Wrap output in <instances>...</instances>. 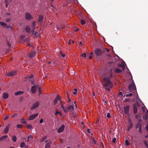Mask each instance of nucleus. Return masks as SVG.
Here are the masks:
<instances>
[{"mask_svg":"<svg viewBox=\"0 0 148 148\" xmlns=\"http://www.w3.org/2000/svg\"><path fill=\"white\" fill-rule=\"evenodd\" d=\"M25 29L26 31V32L29 33H31L30 32V28L29 26H26L25 28Z\"/></svg>","mask_w":148,"mask_h":148,"instance_id":"a211bd4d","label":"nucleus"},{"mask_svg":"<svg viewBox=\"0 0 148 148\" xmlns=\"http://www.w3.org/2000/svg\"><path fill=\"white\" fill-rule=\"evenodd\" d=\"M90 129H88L87 130V131L89 133H90Z\"/></svg>","mask_w":148,"mask_h":148,"instance_id":"338daca9","label":"nucleus"},{"mask_svg":"<svg viewBox=\"0 0 148 148\" xmlns=\"http://www.w3.org/2000/svg\"><path fill=\"white\" fill-rule=\"evenodd\" d=\"M8 137L7 135H4L0 137V141L6 139Z\"/></svg>","mask_w":148,"mask_h":148,"instance_id":"6ab92c4d","label":"nucleus"},{"mask_svg":"<svg viewBox=\"0 0 148 148\" xmlns=\"http://www.w3.org/2000/svg\"><path fill=\"white\" fill-rule=\"evenodd\" d=\"M125 144L126 145H130V144L128 142V141L127 140H126L125 141Z\"/></svg>","mask_w":148,"mask_h":148,"instance_id":"a19ab883","label":"nucleus"},{"mask_svg":"<svg viewBox=\"0 0 148 148\" xmlns=\"http://www.w3.org/2000/svg\"><path fill=\"white\" fill-rule=\"evenodd\" d=\"M89 58L90 59H91L92 58V56L90 55L89 56Z\"/></svg>","mask_w":148,"mask_h":148,"instance_id":"bf43d9fd","label":"nucleus"},{"mask_svg":"<svg viewBox=\"0 0 148 148\" xmlns=\"http://www.w3.org/2000/svg\"><path fill=\"white\" fill-rule=\"evenodd\" d=\"M36 54V53L34 51H32L30 52L29 55V57L32 58L34 57Z\"/></svg>","mask_w":148,"mask_h":148,"instance_id":"ddd939ff","label":"nucleus"},{"mask_svg":"<svg viewBox=\"0 0 148 148\" xmlns=\"http://www.w3.org/2000/svg\"><path fill=\"white\" fill-rule=\"evenodd\" d=\"M32 27H36V24L35 22H33L32 23Z\"/></svg>","mask_w":148,"mask_h":148,"instance_id":"e433bc0d","label":"nucleus"},{"mask_svg":"<svg viewBox=\"0 0 148 148\" xmlns=\"http://www.w3.org/2000/svg\"><path fill=\"white\" fill-rule=\"evenodd\" d=\"M104 52V51H102L100 49L97 48L95 49V53L96 56H101Z\"/></svg>","mask_w":148,"mask_h":148,"instance_id":"20e7f679","label":"nucleus"},{"mask_svg":"<svg viewBox=\"0 0 148 148\" xmlns=\"http://www.w3.org/2000/svg\"><path fill=\"white\" fill-rule=\"evenodd\" d=\"M64 129V125H62L58 129V132L60 133L62 132Z\"/></svg>","mask_w":148,"mask_h":148,"instance_id":"9d476101","label":"nucleus"},{"mask_svg":"<svg viewBox=\"0 0 148 148\" xmlns=\"http://www.w3.org/2000/svg\"><path fill=\"white\" fill-rule=\"evenodd\" d=\"M116 139L114 137L113 138L112 140V142L113 143H114L116 141Z\"/></svg>","mask_w":148,"mask_h":148,"instance_id":"ea45409f","label":"nucleus"},{"mask_svg":"<svg viewBox=\"0 0 148 148\" xmlns=\"http://www.w3.org/2000/svg\"><path fill=\"white\" fill-rule=\"evenodd\" d=\"M36 27H32V30L33 31V33H34V30L35 29Z\"/></svg>","mask_w":148,"mask_h":148,"instance_id":"8fccbe9b","label":"nucleus"},{"mask_svg":"<svg viewBox=\"0 0 148 148\" xmlns=\"http://www.w3.org/2000/svg\"><path fill=\"white\" fill-rule=\"evenodd\" d=\"M5 7L6 8H7L9 5L8 1L7 0H5Z\"/></svg>","mask_w":148,"mask_h":148,"instance_id":"cd10ccee","label":"nucleus"},{"mask_svg":"<svg viewBox=\"0 0 148 148\" xmlns=\"http://www.w3.org/2000/svg\"><path fill=\"white\" fill-rule=\"evenodd\" d=\"M50 143L52 144V143L50 142L49 143H47L45 146V148H50Z\"/></svg>","mask_w":148,"mask_h":148,"instance_id":"5701e85b","label":"nucleus"},{"mask_svg":"<svg viewBox=\"0 0 148 148\" xmlns=\"http://www.w3.org/2000/svg\"><path fill=\"white\" fill-rule=\"evenodd\" d=\"M24 93L23 91H18L16 92H15L14 93V95L16 96H17L18 95H20Z\"/></svg>","mask_w":148,"mask_h":148,"instance_id":"f3484780","label":"nucleus"},{"mask_svg":"<svg viewBox=\"0 0 148 148\" xmlns=\"http://www.w3.org/2000/svg\"><path fill=\"white\" fill-rule=\"evenodd\" d=\"M139 116H138L137 115H135V118L136 119H138L139 118H140Z\"/></svg>","mask_w":148,"mask_h":148,"instance_id":"a18cd8bd","label":"nucleus"},{"mask_svg":"<svg viewBox=\"0 0 148 148\" xmlns=\"http://www.w3.org/2000/svg\"><path fill=\"white\" fill-rule=\"evenodd\" d=\"M128 88L129 90L132 93L136 91V89L135 85L133 82L128 86Z\"/></svg>","mask_w":148,"mask_h":148,"instance_id":"f03ea898","label":"nucleus"},{"mask_svg":"<svg viewBox=\"0 0 148 148\" xmlns=\"http://www.w3.org/2000/svg\"><path fill=\"white\" fill-rule=\"evenodd\" d=\"M80 22H81V24L82 25H84L86 23V22H85V21H84V20H82V19H81V20Z\"/></svg>","mask_w":148,"mask_h":148,"instance_id":"7c9ffc66","label":"nucleus"},{"mask_svg":"<svg viewBox=\"0 0 148 148\" xmlns=\"http://www.w3.org/2000/svg\"><path fill=\"white\" fill-rule=\"evenodd\" d=\"M128 121L129 123H132L131 121V120L130 119H128Z\"/></svg>","mask_w":148,"mask_h":148,"instance_id":"e2e57ef3","label":"nucleus"},{"mask_svg":"<svg viewBox=\"0 0 148 148\" xmlns=\"http://www.w3.org/2000/svg\"><path fill=\"white\" fill-rule=\"evenodd\" d=\"M107 117L108 118H110V113H108L107 115Z\"/></svg>","mask_w":148,"mask_h":148,"instance_id":"79ce46f5","label":"nucleus"},{"mask_svg":"<svg viewBox=\"0 0 148 148\" xmlns=\"http://www.w3.org/2000/svg\"><path fill=\"white\" fill-rule=\"evenodd\" d=\"M33 138V137L31 136V135H30L27 138V142H28L29 141V138Z\"/></svg>","mask_w":148,"mask_h":148,"instance_id":"72a5a7b5","label":"nucleus"},{"mask_svg":"<svg viewBox=\"0 0 148 148\" xmlns=\"http://www.w3.org/2000/svg\"><path fill=\"white\" fill-rule=\"evenodd\" d=\"M130 109V106L127 105L124 107V110L125 113L126 114H129V110Z\"/></svg>","mask_w":148,"mask_h":148,"instance_id":"423d86ee","label":"nucleus"},{"mask_svg":"<svg viewBox=\"0 0 148 148\" xmlns=\"http://www.w3.org/2000/svg\"><path fill=\"white\" fill-rule=\"evenodd\" d=\"M65 27V25H62L60 27V29H63V28H64V27Z\"/></svg>","mask_w":148,"mask_h":148,"instance_id":"603ef678","label":"nucleus"},{"mask_svg":"<svg viewBox=\"0 0 148 148\" xmlns=\"http://www.w3.org/2000/svg\"><path fill=\"white\" fill-rule=\"evenodd\" d=\"M16 73V71H12L10 73H7V75L9 76H12L15 75Z\"/></svg>","mask_w":148,"mask_h":148,"instance_id":"dca6fc26","label":"nucleus"},{"mask_svg":"<svg viewBox=\"0 0 148 148\" xmlns=\"http://www.w3.org/2000/svg\"><path fill=\"white\" fill-rule=\"evenodd\" d=\"M132 93H130L128 94H126L125 95V96L126 97H130L132 95Z\"/></svg>","mask_w":148,"mask_h":148,"instance_id":"c756f323","label":"nucleus"},{"mask_svg":"<svg viewBox=\"0 0 148 148\" xmlns=\"http://www.w3.org/2000/svg\"><path fill=\"white\" fill-rule=\"evenodd\" d=\"M26 145L23 142L21 143L20 145V147H24Z\"/></svg>","mask_w":148,"mask_h":148,"instance_id":"bb28decb","label":"nucleus"},{"mask_svg":"<svg viewBox=\"0 0 148 148\" xmlns=\"http://www.w3.org/2000/svg\"><path fill=\"white\" fill-rule=\"evenodd\" d=\"M8 95L7 93H3V98L4 99H6L8 98Z\"/></svg>","mask_w":148,"mask_h":148,"instance_id":"4be33fe9","label":"nucleus"},{"mask_svg":"<svg viewBox=\"0 0 148 148\" xmlns=\"http://www.w3.org/2000/svg\"><path fill=\"white\" fill-rule=\"evenodd\" d=\"M9 117L8 116H6L4 118V120H6Z\"/></svg>","mask_w":148,"mask_h":148,"instance_id":"de8ad7c7","label":"nucleus"},{"mask_svg":"<svg viewBox=\"0 0 148 148\" xmlns=\"http://www.w3.org/2000/svg\"><path fill=\"white\" fill-rule=\"evenodd\" d=\"M68 110H74V107L73 106H68Z\"/></svg>","mask_w":148,"mask_h":148,"instance_id":"412c9836","label":"nucleus"},{"mask_svg":"<svg viewBox=\"0 0 148 148\" xmlns=\"http://www.w3.org/2000/svg\"><path fill=\"white\" fill-rule=\"evenodd\" d=\"M114 72L116 73H120L122 72V71L118 68H116L114 70Z\"/></svg>","mask_w":148,"mask_h":148,"instance_id":"aec40b11","label":"nucleus"},{"mask_svg":"<svg viewBox=\"0 0 148 148\" xmlns=\"http://www.w3.org/2000/svg\"><path fill=\"white\" fill-rule=\"evenodd\" d=\"M17 115V114H14L13 115H12V118H14V117H15V116H16Z\"/></svg>","mask_w":148,"mask_h":148,"instance_id":"13d9d810","label":"nucleus"},{"mask_svg":"<svg viewBox=\"0 0 148 148\" xmlns=\"http://www.w3.org/2000/svg\"><path fill=\"white\" fill-rule=\"evenodd\" d=\"M102 83L103 87L108 91H110V88H112L113 86L112 83L110 80V78L108 77H104Z\"/></svg>","mask_w":148,"mask_h":148,"instance_id":"f257e3e1","label":"nucleus"},{"mask_svg":"<svg viewBox=\"0 0 148 148\" xmlns=\"http://www.w3.org/2000/svg\"><path fill=\"white\" fill-rule=\"evenodd\" d=\"M142 123H137L136 125V128L138 130L140 134L142 133Z\"/></svg>","mask_w":148,"mask_h":148,"instance_id":"7ed1b4c3","label":"nucleus"},{"mask_svg":"<svg viewBox=\"0 0 148 148\" xmlns=\"http://www.w3.org/2000/svg\"><path fill=\"white\" fill-rule=\"evenodd\" d=\"M118 66L119 67L121 68L122 69L123 71L124 70V69H125V66L124 65L120 64H118Z\"/></svg>","mask_w":148,"mask_h":148,"instance_id":"b1692460","label":"nucleus"},{"mask_svg":"<svg viewBox=\"0 0 148 148\" xmlns=\"http://www.w3.org/2000/svg\"><path fill=\"white\" fill-rule=\"evenodd\" d=\"M24 36H20V38L21 39H22L23 38H24Z\"/></svg>","mask_w":148,"mask_h":148,"instance_id":"052dcab7","label":"nucleus"},{"mask_svg":"<svg viewBox=\"0 0 148 148\" xmlns=\"http://www.w3.org/2000/svg\"><path fill=\"white\" fill-rule=\"evenodd\" d=\"M43 121V120L42 119H41L40 120V123H42Z\"/></svg>","mask_w":148,"mask_h":148,"instance_id":"5fc2aeb1","label":"nucleus"},{"mask_svg":"<svg viewBox=\"0 0 148 148\" xmlns=\"http://www.w3.org/2000/svg\"><path fill=\"white\" fill-rule=\"evenodd\" d=\"M10 127V124H8L7 126L5 128L4 130V132L6 134L8 133Z\"/></svg>","mask_w":148,"mask_h":148,"instance_id":"2eb2a0df","label":"nucleus"},{"mask_svg":"<svg viewBox=\"0 0 148 148\" xmlns=\"http://www.w3.org/2000/svg\"><path fill=\"white\" fill-rule=\"evenodd\" d=\"M33 34H34L36 36H38V34H37L36 32H34V33H33Z\"/></svg>","mask_w":148,"mask_h":148,"instance_id":"49530a36","label":"nucleus"},{"mask_svg":"<svg viewBox=\"0 0 148 148\" xmlns=\"http://www.w3.org/2000/svg\"><path fill=\"white\" fill-rule=\"evenodd\" d=\"M36 86H33L32 87L31 90L32 93H35L36 91Z\"/></svg>","mask_w":148,"mask_h":148,"instance_id":"f8f14e48","label":"nucleus"},{"mask_svg":"<svg viewBox=\"0 0 148 148\" xmlns=\"http://www.w3.org/2000/svg\"><path fill=\"white\" fill-rule=\"evenodd\" d=\"M38 115V113H36L34 114L31 115L28 118V119L29 120H33L35 118L37 117Z\"/></svg>","mask_w":148,"mask_h":148,"instance_id":"6e6552de","label":"nucleus"},{"mask_svg":"<svg viewBox=\"0 0 148 148\" xmlns=\"http://www.w3.org/2000/svg\"><path fill=\"white\" fill-rule=\"evenodd\" d=\"M43 17L42 15H40L39 16L38 19V21L39 22L40 25H42L43 23Z\"/></svg>","mask_w":148,"mask_h":148,"instance_id":"9b49d317","label":"nucleus"},{"mask_svg":"<svg viewBox=\"0 0 148 148\" xmlns=\"http://www.w3.org/2000/svg\"><path fill=\"white\" fill-rule=\"evenodd\" d=\"M27 127L29 129H31L32 128V126L30 124H27Z\"/></svg>","mask_w":148,"mask_h":148,"instance_id":"2f4dec72","label":"nucleus"},{"mask_svg":"<svg viewBox=\"0 0 148 148\" xmlns=\"http://www.w3.org/2000/svg\"><path fill=\"white\" fill-rule=\"evenodd\" d=\"M22 127V125L19 124H18L17 125V127L18 128H21Z\"/></svg>","mask_w":148,"mask_h":148,"instance_id":"c03bdc74","label":"nucleus"},{"mask_svg":"<svg viewBox=\"0 0 148 148\" xmlns=\"http://www.w3.org/2000/svg\"><path fill=\"white\" fill-rule=\"evenodd\" d=\"M32 77H33V76L32 75L29 76L28 77H26V79H28L29 78H32Z\"/></svg>","mask_w":148,"mask_h":148,"instance_id":"37998d69","label":"nucleus"},{"mask_svg":"<svg viewBox=\"0 0 148 148\" xmlns=\"http://www.w3.org/2000/svg\"><path fill=\"white\" fill-rule=\"evenodd\" d=\"M133 124L132 123H130L129 125V127L127 128V130L129 131V130L132 127Z\"/></svg>","mask_w":148,"mask_h":148,"instance_id":"393cba45","label":"nucleus"},{"mask_svg":"<svg viewBox=\"0 0 148 148\" xmlns=\"http://www.w3.org/2000/svg\"><path fill=\"white\" fill-rule=\"evenodd\" d=\"M7 45L8 46L10 47H11V45L9 43V42H8L7 43Z\"/></svg>","mask_w":148,"mask_h":148,"instance_id":"4d7b16f0","label":"nucleus"},{"mask_svg":"<svg viewBox=\"0 0 148 148\" xmlns=\"http://www.w3.org/2000/svg\"><path fill=\"white\" fill-rule=\"evenodd\" d=\"M39 105V103L38 101L34 103L32 105V106L31 107V109L33 110L37 107H38Z\"/></svg>","mask_w":148,"mask_h":148,"instance_id":"0eeeda50","label":"nucleus"},{"mask_svg":"<svg viewBox=\"0 0 148 148\" xmlns=\"http://www.w3.org/2000/svg\"><path fill=\"white\" fill-rule=\"evenodd\" d=\"M145 128L148 131V125L146 126Z\"/></svg>","mask_w":148,"mask_h":148,"instance_id":"680f3d73","label":"nucleus"},{"mask_svg":"<svg viewBox=\"0 0 148 148\" xmlns=\"http://www.w3.org/2000/svg\"><path fill=\"white\" fill-rule=\"evenodd\" d=\"M137 105L138 106H139L138 103L136 104L134 103L133 105V112L134 114H136L138 111Z\"/></svg>","mask_w":148,"mask_h":148,"instance_id":"39448f33","label":"nucleus"},{"mask_svg":"<svg viewBox=\"0 0 148 148\" xmlns=\"http://www.w3.org/2000/svg\"><path fill=\"white\" fill-rule=\"evenodd\" d=\"M119 95H121L122 96L123 95V94H122V92H119Z\"/></svg>","mask_w":148,"mask_h":148,"instance_id":"69168bd1","label":"nucleus"},{"mask_svg":"<svg viewBox=\"0 0 148 148\" xmlns=\"http://www.w3.org/2000/svg\"><path fill=\"white\" fill-rule=\"evenodd\" d=\"M63 110H64V112L66 113H68V111H69L68 109V108H64V109Z\"/></svg>","mask_w":148,"mask_h":148,"instance_id":"473e14b6","label":"nucleus"},{"mask_svg":"<svg viewBox=\"0 0 148 148\" xmlns=\"http://www.w3.org/2000/svg\"><path fill=\"white\" fill-rule=\"evenodd\" d=\"M105 49H106V51L107 52H108L109 51V49H108L106 48H105Z\"/></svg>","mask_w":148,"mask_h":148,"instance_id":"774afa93","label":"nucleus"},{"mask_svg":"<svg viewBox=\"0 0 148 148\" xmlns=\"http://www.w3.org/2000/svg\"><path fill=\"white\" fill-rule=\"evenodd\" d=\"M12 140L14 142H16V138L15 136H13L12 137Z\"/></svg>","mask_w":148,"mask_h":148,"instance_id":"c85d7f7f","label":"nucleus"},{"mask_svg":"<svg viewBox=\"0 0 148 148\" xmlns=\"http://www.w3.org/2000/svg\"><path fill=\"white\" fill-rule=\"evenodd\" d=\"M0 24L3 27H6L7 25L6 23H5L2 22H0Z\"/></svg>","mask_w":148,"mask_h":148,"instance_id":"a878e982","label":"nucleus"},{"mask_svg":"<svg viewBox=\"0 0 148 148\" xmlns=\"http://www.w3.org/2000/svg\"><path fill=\"white\" fill-rule=\"evenodd\" d=\"M60 96L58 95L57 96L55 99L54 101L53 102V103H54V105H56V104L57 103V101L58 100H59L60 101Z\"/></svg>","mask_w":148,"mask_h":148,"instance_id":"4468645a","label":"nucleus"},{"mask_svg":"<svg viewBox=\"0 0 148 148\" xmlns=\"http://www.w3.org/2000/svg\"><path fill=\"white\" fill-rule=\"evenodd\" d=\"M82 57H86V53H84L82 55Z\"/></svg>","mask_w":148,"mask_h":148,"instance_id":"09e8293b","label":"nucleus"},{"mask_svg":"<svg viewBox=\"0 0 148 148\" xmlns=\"http://www.w3.org/2000/svg\"><path fill=\"white\" fill-rule=\"evenodd\" d=\"M25 18L27 20H30L33 19V17L29 13H27L25 15Z\"/></svg>","mask_w":148,"mask_h":148,"instance_id":"1a4fd4ad","label":"nucleus"},{"mask_svg":"<svg viewBox=\"0 0 148 148\" xmlns=\"http://www.w3.org/2000/svg\"><path fill=\"white\" fill-rule=\"evenodd\" d=\"M21 121H22V123L23 124H26V122L25 121V120H24V119H23V118H22L21 119Z\"/></svg>","mask_w":148,"mask_h":148,"instance_id":"58836bf2","label":"nucleus"},{"mask_svg":"<svg viewBox=\"0 0 148 148\" xmlns=\"http://www.w3.org/2000/svg\"><path fill=\"white\" fill-rule=\"evenodd\" d=\"M58 114H59L61 116H62V114L60 113V112L59 111H57L55 113V114L56 115V116H57V115Z\"/></svg>","mask_w":148,"mask_h":148,"instance_id":"c9c22d12","label":"nucleus"},{"mask_svg":"<svg viewBox=\"0 0 148 148\" xmlns=\"http://www.w3.org/2000/svg\"><path fill=\"white\" fill-rule=\"evenodd\" d=\"M72 41H71V40H70L69 42V44H71V42H71Z\"/></svg>","mask_w":148,"mask_h":148,"instance_id":"0e129e2a","label":"nucleus"},{"mask_svg":"<svg viewBox=\"0 0 148 148\" xmlns=\"http://www.w3.org/2000/svg\"><path fill=\"white\" fill-rule=\"evenodd\" d=\"M140 118L138 119V123H142L141 122L142 121V119L140 116H139Z\"/></svg>","mask_w":148,"mask_h":148,"instance_id":"f704fd0d","label":"nucleus"},{"mask_svg":"<svg viewBox=\"0 0 148 148\" xmlns=\"http://www.w3.org/2000/svg\"><path fill=\"white\" fill-rule=\"evenodd\" d=\"M45 139H46V138L45 137H43V138H42L41 139V142H43V141H44L45 140Z\"/></svg>","mask_w":148,"mask_h":148,"instance_id":"3c124183","label":"nucleus"},{"mask_svg":"<svg viewBox=\"0 0 148 148\" xmlns=\"http://www.w3.org/2000/svg\"><path fill=\"white\" fill-rule=\"evenodd\" d=\"M61 55L63 57V58H64L65 57V54H61Z\"/></svg>","mask_w":148,"mask_h":148,"instance_id":"6e6d98bb","label":"nucleus"},{"mask_svg":"<svg viewBox=\"0 0 148 148\" xmlns=\"http://www.w3.org/2000/svg\"><path fill=\"white\" fill-rule=\"evenodd\" d=\"M10 21V18H7L6 20V21L7 22H9Z\"/></svg>","mask_w":148,"mask_h":148,"instance_id":"864d4df0","label":"nucleus"},{"mask_svg":"<svg viewBox=\"0 0 148 148\" xmlns=\"http://www.w3.org/2000/svg\"><path fill=\"white\" fill-rule=\"evenodd\" d=\"M144 143L145 145L146 146V147L147 148H148V144L147 143V142L145 140H144Z\"/></svg>","mask_w":148,"mask_h":148,"instance_id":"4c0bfd02","label":"nucleus"}]
</instances>
